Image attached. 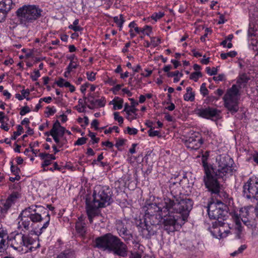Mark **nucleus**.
Wrapping results in <instances>:
<instances>
[{"instance_id": "obj_57", "label": "nucleus", "mask_w": 258, "mask_h": 258, "mask_svg": "<svg viewBox=\"0 0 258 258\" xmlns=\"http://www.w3.org/2000/svg\"><path fill=\"white\" fill-rule=\"evenodd\" d=\"M21 94L24 98H26V97H27L30 94L29 90V89H26V90L23 89L21 91Z\"/></svg>"}, {"instance_id": "obj_12", "label": "nucleus", "mask_w": 258, "mask_h": 258, "mask_svg": "<svg viewBox=\"0 0 258 258\" xmlns=\"http://www.w3.org/2000/svg\"><path fill=\"white\" fill-rule=\"evenodd\" d=\"M214 233H218L217 237L219 238H223L226 237L230 232V227L227 223L224 222V221H216L213 224Z\"/></svg>"}, {"instance_id": "obj_55", "label": "nucleus", "mask_w": 258, "mask_h": 258, "mask_svg": "<svg viewBox=\"0 0 258 258\" xmlns=\"http://www.w3.org/2000/svg\"><path fill=\"white\" fill-rule=\"evenodd\" d=\"M125 141V140L123 139H118L116 141V143L115 144V146L117 148H119V147L122 146L124 144Z\"/></svg>"}, {"instance_id": "obj_33", "label": "nucleus", "mask_w": 258, "mask_h": 258, "mask_svg": "<svg viewBox=\"0 0 258 258\" xmlns=\"http://www.w3.org/2000/svg\"><path fill=\"white\" fill-rule=\"evenodd\" d=\"M244 225L249 228H253L255 227V224L253 221H249L247 219H242V221Z\"/></svg>"}, {"instance_id": "obj_4", "label": "nucleus", "mask_w": 258, "mask_h": 258, "mask_svg": "<svg viewBox=\"0 0 258 258\" xmlns=\"http://www.w3.org/2000/svg\"><path fill=\"white\" fill-rule=\"evenodd\" d=\"M93 196V201L90 202L88 199L86 200V211L90 223L92 222L95 216L99 215V208L105 207L106 204H109V202L110 200L109 189L101 185L96 186Z\"/></svg>"}, {"instance_id": "obj_10", "label": "nucleus", "mask_w": 258, "mask_h": 258, "mask_svg": "<svg viewBox=\"0 0 258 258\" xmlns=\"http://www.w3.org/2000/svg\"><path fill=\"white\" fill-rule=\"evenodd\" d=\"M183 141L186 148L190 150L199 149L203 143L202 137L198 132H192Z\"/></svg>"}, {"instance_id": "obj_2", "label": "nucleus", "mask_w": 258, "mask_h": 258, "mask_svg": "<svg viewBox=\"0 0 258 258\" xmlns=\"http://www.w3.org/2000/svg\"><path fill=\"white\" fill-rule=\"evenodd\" d=\"M216 160L218 169L215 170L208 164L204 157L202 158L205 172L204 182L208 191L215 195L219 194L221 189L220 184L218 181V178L228 174L231 175L234 170L233 167V160L229 156L220 155Z\"/></svg>"}, {"instance_id": "obj_58", "label": "nucleus", "mask_w": 258, "mask_h": 258, "mask_svg": "<svg viewBox=\"0 0 258 258\" xmlns=\"http://www.w3.org/2000/svg\"><path fill=\"white\" fill-rule=\"evenodd\" d=\"M122 86V84H118L116 85L113 88H112V91L114 94H116V92L120 89Z\"/></svg>"}, {"instance_id": "obj_1", "label": "nucleus", "mask_w": 258, "mask_h": 258, "mask_svg": "<svg viewBox=\"0 0 258 258\" xmlns=\"http://www.w3.org/2000/svg\"><path fill=\"white\" fill-rule=\"evenodd\" d=\"M192 202L189 199L180 200L176 202L170 199L165 200L163 207H159L156 204H152L150 206L155 211L161 212V219L164 229L168 232L174 231V226L178 223L180 219L185 221L188 217L189 211L192 207Z\"/></svg>"}, {"instance_id": "obj_56", "label": "nucleus", "mask_w": 258, "mask_h": 258, "mask_svg": "<svg viewBox=\"0 0 258 258\" xmlns=\"http://www.w3.org/2000/svg\"><path fill=\"white\" fill-rule=\"evenodd\" d=\"M106 83L109 84L111 86L114 85L116 83V80L112 78H109L106 81Z\"/></svg>"}, {"instance_id": "obj_26", "label": "nucleus", "mask_w": 258, "mask_h": 258, "mask_svg": "<svg viewBox=\"0 0 258 258\" xmlns=\"http://www.w3.org/2000/svg\"><path fill=\"white\" fill-rule=\"evenodd\" d=\"M144 227H145L148 229V231L150 232L151 235H153L156 233V231L157 229L156 226L152 225L148 223H147V222H145Z\"/></svg>"}, {"instance_id": "obj_48", "label": "nucleus", "mask_w": 258, "mask_h": 258, "mask_svg": "<svg viewBox=\"0 0 258 258\" xmlns=\"http://www.w3.org/2000/svg\"><path fill=\"white\" fill-rule=\"evenodd\" d=\"M126 130L127 133L130 135H136L138 133V130L135 128H131L130 127H127Z\"/></svg>"}, {"instance_id": "obj_60", "label": "nucleus", "mask_w": 258, "mask_h": 258, "mask_svg": "<svg viewBox=\"0 0 258 258\" xmlns=\"http://www.w3.org/2000/svg\"><path fill=\"white\" fill-rule=\"evenodd\" d=\"M56 83L59 87H62L64 86V80L62 78H59Z\"/></svg>"}, {"instance_id": "obj_13", "label": "nucleus", "mask_w": 258, "mask_h": 258, "mask_svg": "<svg viewBox=\"0 0 258 258\" xmlns=\"http://www.w3.org/2000/svg\"><path fill=\"white\" fill-rule=\"evenodd\" d=\"M116 230L119 235L123 238L125 241L128 242L133 239V235L129 230L127 229L122 221L120 220L116 221Z\"/></svg>"}, {"instance_id": "obj_39", "label": "nucleus", "mask_w": 258, "mask_h": 258, "mask_svg": "<svg viewBox=\"0 0 258 258\" xmlns=\"http://www.w3.org/2000/svg\"><path fill=\"white\" fill-rule=\"evenodd\" d=\"M149 136L150 137L159 136L160 132L158 131H154V127H151L148 131Z\"/></svg>"}, {"instance_id": "obj_5", "label": "nucleus", "mask_w": 258, "mask_h": 258, "mask_svg": "<svg viewBox=\"0 0 258 258\" xmlns=\"http://www.w3.org/2000/svg\"><path fill=\"white\" fill-rule=\"evenodd\" d=\"M42 11L35 5H25L17 11V15L22 24L27 26L40 17Z\"/></svg>"}, {"instance_id": "obj_62", "label": "nucleus", "mask_w": 258, "mask_h": 258, "mask_svg": "<svg viewBox=\"0 0 258 258\" xmlns=\"http://www.w3.org/2000/svg\"><path fill=\"white\" fill-rule=\"evenodd\" d=\"M141 255L137 252L132 253L129 258H141Z\"/></svg>"}, {"instance_id": "obj_53", "label": "nucleus", "mask_w": 258, "mask_h": 258, "mask_svg": "<svg viewBox=\"0 0 258 258\" xmlns=\"http://www.w3.org/2000/svg\"><path fill=\"white\" fill-rule=\"evenodd\" d=\"M88 101L91 103V104L93 106H95V103L94 99V97L93 94H89L88 97Z\"/></svg>"}, {"instance_id": "obj_22", "label": "nucleus", "mask_w": 258, "mask_h": 258, "mask_svg": "<svg viewBox=\"0 0 258 258\" xmlns=\"http://www.w3.org/2000/svg\"><path fill=\"white\" fill-rule=\"evenodd\" d=\"M56 258H76V256L74 251L68 249L60 253Z\"/></svg>"}, {"instance_id": "obj_3", "label": "nucleus", "mask_w": 258, "mask_h": 258, "mask_svg": "<svg viewBox=\"0 0 258 258\" xmlns=\"http://www.w3.org/2000/svg\"><path fill=\"white\" fill-rule=\"evenodd\" d=\"M95 246L121 257H125L127 254L126 244L119 237L111 233H107L97 237L95 240Z\"/></svg>"}, {"instance_id": "obj_47", "label": "nucleus", "mask_w": 258, "mask_h": 258, "mask_svg": "<svg viewBox=\"0 0 258 258\" xmlns=\"http://www.w3.org/2000/svg\"><path fill=\"white\" fill-rule=\"evenodd\" d=\"M11 171L15 174V175H17V174H19V173L20 171V169L17 167H16L13 164V162H11Z\"/></svg>"}, {"instance_id": "obj_21", "label": "nucleus", "mask_w": 258, "mask_h": 258, "mask_svg": "<svg viewBox=\"0 0 258 258\" xmlns=\"http://www.w3.org/2000/svg\"><path fill=\"white\" fill-rule=\"evenodd\" d=\"M249 78L245 74L240 75L237 80V85L239 89L244 87L247 84Z\"/></svg>"}, {"instance_id": "obj_24", "label": "nucleus", "mask_w": 258, "mask_h": 258, "mask_svg": "<svg viewBox=\"0 0 258 258\" xmlns=\"http://www.w3.org/2000/svg\"><path fill=\"white\" fill-rule=\"evenodd\" d=\"M184 99L185 101H192L195 99V93L192 92V88L190 87L186 88V93L184 95Z\"/></svg>"}, {"instance_id": "obj_16", "label": "nucleus", "mask_w": 258, "mask_h": 258, "mask_svg": "<svg viewBox=\"0 0 258 258\" xmlns=\"http://www.w3.org/2000/svg\"><path fill=\"white\" fill-rule=\"evenodd\" d=\"M14 6L12 0H3L0 2V22H3L7 13Z\"/></svg>"}, {"instance_id": "obj_18", "label": "nucleus", "mask_w": 258, "mask_h": 258, "mask_svg": "<svg viewBox=\"0 0 258 258\" xmlns=\"http://www.w3.org/2000/svg\"><path fill=\"white\" fill-rule=\"evenodd\" d=\"M25 210L28 211V215L31 222H38L42 220L41 215L36 213V207L32 206L25 209Z\"/></svg>"}, {"instance_id": "obj_28", "label": "nucleus", "mask_w": 258, "mask_h": 258, "mask_svg": "<svg viewBox=\"0 0 258 258\" xmlns=\"http://www.w3.org/2000/svg\"><path fill=\"white\" fill-rule=\"evenodd\" d=\"M114 22L121 28L122 24L124 22V18L122 15H120L119 17H114Z\"/></svg>"}, {"instance_id": "obj_44", "label": "nucleus", "mask_w": 258, "mask_h": 258, "mask_svg": "<svg viewBox=\"0 0 258 258\" xmlns=\"http://www.w3.org/2000/svg\"><path fill=\"white\" fill-rule=\"evenodd\" d=\"M118 112H114V119L117 120L120 124H122L123 122V119L122 117L119 116Z\"/></svg>"}, {"instance_id": "obj_8", "label": "nucleus", "mask_w": 258, "mask_h": 258, "mask_svg": "<svg viewBox=\"0 0 258 258\" xmlns=\"http://www.w3.org/2000/svg\"><path fill=\"white\" fill-rule=\"evenodd\" d=\"M208 213L211 219H216L217 221H225L227 217V207L221 202L211 203L208 206Z\"/></svg>"}, {"instance_id": "obj_38", "label": "nucleus", "mask_w": 258, "mask_h": 258, "mask_svg": "<svg viewBox=\"0 0 258 258\" xmlns=\"http://www.w3.org/2000/svg\"><path fill=\"white\" fill-rule=\"evenodd\" d=\"M200 92L204 96L208 94V90L206 88V83H203L200 88Z\"/></svg>"}, {"instance_id": "obj_63", "label": "nucleus", "mask_w": 258, "mask_h": 258, "mask_svg": "<svg viewBox=\"0 0 258 258\" xmlns=\"http://www.w3.org/2000/svg\"><path fill=\"white\" fill-rule=\"evenodd\" d=\"M51 100H52V98L51 97H47L41 98L39 100V102H40V103H41L43 101H44V102L48 103L51 101Z\"/></svg>"}, {"instance_id": "obj_37", "label": "nucleus", "mask_w": 258, "mask_h": 258, "mask_svg": "<svg viewBox=\"0 0 258 258\" xmlns=\"http://www.w3.org/2000/svg\"><path fill=\"white\" fill-rule=\"evenodd\" d=\"M164 15V13H162L161 12H159L158 13H154L152 16L151 18L157 21L158 20L161 18L162 17H163Z\"/></svg>"}, {"instance_id": "obj_64", "label": "nucleus", "mask_w": 258, "mask_h": 258, "mask_svg": "<svg viewBox=\"0 0 258 258\" xmlns=\"http://www.w3.org/2000/svg\"><path fill=\"white\" fill-rule=\"evenodd\" d=\"M51 164V161L50 159L46 158L44 160L43 163L42 164V166L44 167L45 166H47Z\"/></svg>"}, {"instance_id": "obj_19", "label": "nucleus", "mask_w": 258, "mask_h": 258, "mask_svg": "<svg viewBox=\"0 0 258 258\" xmlns=\"http://www.w3.org/2000/svg\"><path fill=\"white\" fill-rule=\"evenodd\" d=\"M76 229L79 236L85 238L87 234V227L86 224L82 221H78L76 224Z\"/></svg>"}, {"instance_id": "obj_52", "label": "nucleus", "mask_w": 258, "mask_h": 258, "mask_svg": "<svg viewBox=\"0 0 258 258\" xmlns=\"http://www.w3.org/2000/svg\"><path fill=\"white\" fill-rule=\"evenodd\" d=\"M34 75L31 76V79L33 81H36L40 76V72L38 70H35L34 71Z\"/></svg>"}, {"instance_id": "obj_23", "label": "nucleus", "mask_w": 258, "mask_h": 258, "mask_svg": "<svg viewBox=\"0 0 258 258\" xmlns=\"http://www.w3.org/2000/svg\"><path fill=\"white\" fill-rule=\"evenodd\" d=\"M54 126H55V134L58 136H63L65 132V128L60 125L58 120H56L53 124L52 127Z\"/></svg>"}, {"instance_id": "obj_51", "label": "nucleus", "mask_w": 258, "mask_h": 258, "mask_svg": "<svg viewBox=\"0 0 258 258\" xmlns=\"http://www.w3.org/2000/svg\"><path fill=\"white\" fill-rule=\"evenodd\" d=\"M87 79L90 81H93L95 79V74L93 72L87 73Z\"/></svg>"}, {"instance_id": "obj_40", "label": "nucleus", "mask_w": 258, "mask_h": 258, "mask_svg": "<svg viewBox=\"0 0 258 258\" xmlns=\"http://www.w3.org/2000/svg\"><path fill=\"white\" fill-rule=\"evenodd\" d=\"M137 111V109L135 107V106H131L130 108L128 109V111L126 112L127 114L126 118L128 119H130V118L129 117L130 113H133L135 115H136V111Z\"/></svg>"}, {"instance_id": "obj_6", "label": "nucleus", "mask_w": 258, "mask_h": 258, "mask_svg": "<svg viewBox=\"0 0 258 258\" xmlns=\"http://www.w3.org/2000/svg\"><path fill=\"white\" fill-rule=\"evenodd\" d=\"M9 244L14 249L26 253L28 250H32L34 247L32 246L35 240L29 235H25L22 233H16L14 236H11L9 239Z\"/></svg>"}, {"instance_id": "obj_11", "label": "nucleus", "mask_w": 258, "mask_h": 258, "mask_svg": "<svg viewBox=\"0 0 258 258\" xmlns=\"http://www.w3.org/2000/svg\"><path fill=\"white\" fill-rule=\"evenodd\" d=\"M243 191L248 198H258V178L255 177L250 178L243 186Z\"/></svg>"}, {"instance_id": "obj_30", "label": "nucleus", "mask_w": 258, "mask_h": 258, "mask_svg": "<svg viewBox=\"0 0 258 258\" xmlns=\"http://www.w3.org/2000/svg\"><path fill=\"white\" fill-rule=\"evenodd\" d=\"M237 54V52L234 51H230L227 53H222L220 54L221 57L223 59H225L227 57H233Z\"/></svg>"}, {"instance_id": "obj_27", "label": "nucleus", "mask_w": 258, "mask_h": 258, "mask_svg": "<svg viewBox=\"0 0 258 258\" xmlns=\"http://www.w3.org/2000/svg\"><path fill=\"white\" fill-rule=\"evenodd\" d=\"M79 24V20L78 19L75 20L73 25H70L69 26V29L73 30L75 32L80 31L82 29L81 27L78 26Z\"/></svg>"}, {"instance_id": "obj_36", "label": "nucleus", "mask_w": 258, "mask_h": 258, "mask_svg": "<svg viewBox=\"0 0 258 258\" xmlns=\"http://www.w3.org/2000/svg\"><path fill=\"white\" fill-rule=\"evenodd\" d=\"M141 234L143 237L147 239L149 238L152 236L145 227L142 228L141 230Z\"/></svg>"}, {"instance_id": "obj_15", "label": "nucleus", "mask_w": 258, "mask_h": 258, "mask_svg": "<svg viewBox=\"0 0 258 258\" xmlns=\"http://www.w3.org/2000/svg\"><path fill=\"white\" fill-rule=\"evenodd\" d=\"M18 228L23 227L26 230H28L32 225L31 221L28 215V211L25 209L22 211L18 218Z\"/></svg>"}, {"instance_id": "obj_45", "label": "nucleus", "mask_w": 258, "mask_h": 258, "mask_svg": "<svg viewBox=\"0 0 258 258\" xmlns=\"http://www.w3.org/2000/svg\"><path fill=\"white\" fill-rule=\"evenodd\" d=\"M213 79L215 81H222L225 80V76L223 74H219L218 76L214 77Z\"/></svg>"}, {"instance_id": "obj_35", "label": "nucleus", "mask_w": 258, "mask_h": 258, "mask_svg": "<svg viewBox=\"0 0 258 258\" xmlns=\"http://www.w3.org/2000/svg\"><path fill=\"white\" fill-rule=\"evenodd\" d=\"M206 72L209 75L213 76L217 74L218 70L217 68L214 67L212 68V69L210 67H207Z\"/></svg>"}, {"instance_id": "obj_50", "label": "nucleus", "mask_w": 258, "mask_h": 258, "mask_svg": "<svg viewBox=\"0 0 258 258\" xmlns=\"http://www.w3.org/2000/svg\"><path fill=\"white\" fill-rule=\"evenodd\" d=\"M77 67V64L74 63V62L71 61L69 66H68L67 70H68V72H71L73 69H76Z\"/></svg>"}, {"instance_id": "obj_61", "label": "nucleus", "mask_w": 258, "mask_h": 258, "mask_svg": "<svg viewBox=\"0 0 258 258\" xmlns=\"http://www.w3.org/2000/svg\"><path fill=\"white\" fill-rule=\"evenodd\" d=\"M99 124V122L97 119H94L92 123H91V126L92 127H94L96 130H97L98 129V125Z\"/></svg>"}, {"instance_id": "obj_59", "label": "nucleus", "mask_w": 258, "mask_h": 258, "mask_svg": "<svg viewBox=\"0 0 258 258\" xmlns=\"http://www.w3.org/2000/svg\"><path fill=\"white\" fill-rule=\"evenodd\" d=\"M179 74V71H177L174 72H168L167 74L168 77H173L178 76V74Z\"/></svg>"}, {"instance_id": "obj_54", "label": "nucleus", "mask_w": 258, "mask_h": 258, "mask_svg": "<svg viewBox=\"0 0 258 258\" xmlns=\"http://www.w3.org/2000/svg\"><path fill=\"white\" fill-rule=\"evenodd\" d=\"M46 217H47L46 221L43 224V226L41 228V230H42L43 229H46L49 225V221H50V217H49V215L48 213L47 214Z\"/></svg>"}, {"instance_id": "obj_42", "label": "nucleus", "mask_w": 258, "mask_h": 258, "mask_svg": "<svg viewBox=\"0 0 258 258\" xmlns=\"http://www.w3.org/2000/svg\"><path fill=\"white\" fill-rule=\"evenodd\" d=\"M14 198H15V197L12 195L8 198L6 203L4 204V206L6 207V209L9 208V207L11 206V202L13 201V199Z\"/></svg>"}, {"instance_id": "obj_29", "label": "nucleus", "mask_w": 258, "mask_h": 258, "mask_svg": "<svg viewBox=\"0 0 258 258\" xmlns=\"http://www.w3.org/2000/svg\"><path fill=\"white\" fill-rule=\"evenodd\" d=\"M23 131V128L22 125H18L17 126V131L14 132L13 136L11 137V139L15 140L17 137L21 135Z\"/></svg>"}, {"instance_id": "obj_43", "label": "nucleus", "mask_w": 258, "mask_h": 258, "mask_svg": "<svg viewBox=\"0 0 258 258\" xmlns=\"http://www.w3.org/2000/svg\"><path fill=\"white\" fill-rule=\"evenodd\" d=\"M87 139L84 137L80 138L76 142L75 145H82L86 143Z\"/></svg>"}, {"instance_id": "obj_34", "label": "nucleus", "mask_w": 258, "mask_h": 258, "mask_svg": "<svg viewBox=\"0 0 258 258\" xmlns=\"http://www.w3.org/2000/svg\"><path fill=\"white\" fill-rule=\"evenodd\" d=\"M95 106L94 107H103L105 104V101L104 98H101L100 99H97L95 101Z\"/></svg>"}, {"instance_id": "obj_49", "label": "nucleus", "mask_w": 258, "mask_h": 258, "mask_svg": "<svg viewBox=\"0 0 258 258\" xmlns=\"http://www.w3.org/2000/svg\"><path fill=\"white\" fill-rule=\"evenodd\" d=\"M160 43L159 39H156L155 37L151 38V45L155 47L158 46V44Z\"/></svg>"}, {"instance_id": "obj_25", "label": "nucleus", "mask_w": 258, "mask_h": 258, "mask_svg": "<svg viewBox=\"0 0 258 258\" xmlns=\"http://www.w3.org/2000/svg\"><path fill=\"white\" fill-rule=\"evenodd\" d=\"M113 105L114 110L120 109L122 107L123 100L118 97L115 98L114 100L110 102Z\"/></svg>"}, {"instance_id": "obj_41", "label": "nucleus", "mask_w": 258, "mask_h": 258, "mask_svg": "<svg viewBox=\"0 0 258 258\" xmlns=\"http://www.w3.org/2000/svg\"><path fill=\"white\" fill-rule=\"evenodd\" d=\"M89 136L91 138V139L93 141V144L97 143L99 141V138H96L95 134L89 131Z\"/></svg>"}, {"instance_id": "obj_17", "label": "nucleus", "mask_w": 258, "mask_h": 258, "mask_svg": "<svg viewBox=\"0 0 258 258\" xmlns=\"http://www.w3.org/2000/svg\"><path fill=\"white\" fill-rule=\"evenodd\" d=\"M151 205L149 206V207L148 208L147 212L146 213V218L145 219V222H147V223H149L152 225H154L157 227V225L159 224L161 222V213L157 214H150L149 211L151 209L150 207ZM152 209H154L152 208Z\"/></svg>"}, {"instance_id": "obj_20", "label": "nucleus", "mask_w": 258, "mask_h": 258, "mask_svg": "<svg viewBox=\"0 0 258 258\" xmlns=\"http://www.w3.org/2000/svg\"><path fill=\"white\" fill-rule=\"evenodd\" d=\"M9 237L4 231H0V252H4L7 247L8 241L7 239Z\"/></svg>"}, {"instance_id": "obj_7", "label": "nucleus", "mask_w": 258, "mask_h": 258, "mask_svg": "<svg viewBox=\"0 0 258 258\" xmlns=\"http://www.w3.org/2000/svg\"><path fill=\"white\" fill-rule=\"evenodd\" d=\"M239 89L237 85H233L223 97L224 106L232 114L236 113L239 109Z\"/></svg>"}, {"instance_id": "obj_31", "label": "nucleus", "mask_w": 258, "mask_h": 258, "mask_svg": "<svg viewBox=\"0 0 258 258\" xmlns=\"http://www.w3.org/2000/svg\"><path fill=\"white\" fill-rule=\"evenodd\" d=\"M55 126L52 127L50 131V134L53 137V140L57 144H59V139L58 135L55 134Z\"/></svg>"}, {"instance_id": "obj_14", "label": "nucleus", "mask_w": 258, "mask_h": 258, "mask_svg": "<svg viewBox=\"0 0 258 258\" xmlns=\"http://www.w3.org/2000/svg\"><path fill=\"white\" fill-rule=\"evenodd\" d=\"M196 112L200 116L210 119L213 117H217L219 116L220 111L215 108L207 107L205 108L197 109L196 110Z\"/></svg>"}, {"instance_id": "obj_9", "label": "nucleus", "mask_w": 258, "mask_h": 258, "mask_svg": "<svg viewBox=\"0 0 258 258\" xmlns=\"http://www.w3.org/2000/svg\"><path fill=\"white\" fill-rule=\"evenodd\" d=\"M248 215V209L246 207L241 208L238 213L235 212L232 215L233 222L235 223V229L237 231L236 234L238 238H240L242 231L241 221H242V219H247Z\"/></svg>"}, {"instance_id": "obj_32", "label": "nucleus", "mask_w": 258, "mask_h": 258, "mask_svg": "<svg viewBox=\"0 0 258 258\" xmlns=\"http://www.w3.org/2000/svg\"><path fill=\"white\" fill-rule=\"evenodd\" d=\"M202 74L200 72H195L191 74L189 78L195 81H197L199 78L201 77Z\"/></svg>"}, {"instance_id": "obj_46", "label": "nucleus", "mask_w": 258, "mask_h": 258, "mask_svg": "<svg viewBox=\"0 0 258 258\" xmlns=\"http://www.w3.org/2000/svg\"><path fill=\"white\" fill-rule=\"evenodd\" d=\"M30 111V109L29 107L27 106H25L21 108L20 114L21 115L23 116Z\"/></svg>"}]
</instances>
